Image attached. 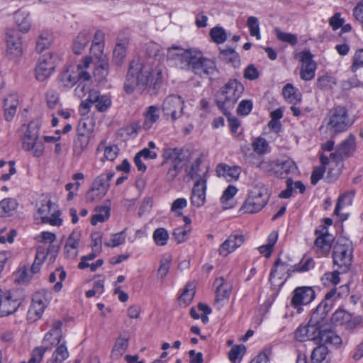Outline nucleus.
I'll return each mask as SVG.
<instances>
[{"mask_svg":"<svg viewBox=\"0 0 363 363\" xmlns=\"http://www.w3.org/2000/svg\"><path fill=\"white\" fill-rule=\"evenodd\" d=\"M350 313L345 310H337L331 317V322L335 325H343L345 327L348 318H350Z\"/></svg>","mask_w":363,"mask_h":363,"instance_id":"49","label":"nucleus"},{"mask_svg":"<svg viewBox=\"0 0 363 363\" xmlns=\"http://www.w3.org/2000/svg\"><path fill=\"white\" fill-rule=\"evenodd\" d=\"M247 26L249 28L250 33L257 39H260L259 23L258 18L255 16H250L247 21Z\"/></svg>","mask_w":363,"mask_h":363,"instance_id":"58","label":"nucleus"},{"mask_svg":"<svg viewBox=\"0 0 363 363\" xmlns=\"http://www.w3.org/2000/svg\"><path fill=\"white\" fill-rule=\"evenodd\" d=\"M162 164H169L170 169L180 172L183 167L184 162L177 149L167 148L164 150Z\"/></svg>","mask_w":363,"mask_h":363,"instance_id":"22","label":"nucleus"},{"mask_svg":"<svg viewBox=\"0 0 363 363\" xmlns=\"http://www.w3.org/2000/svg\"><path fill=\"white\" fill-rule=\"evenodd\" d=\"M80 240V234L77 232H72L67 238L65 245V257L69 259H74L78 255V247Z\"/></svg>","mask_w":363,"mask_h":363,"instance_id":"27","label":"nucleus"},{"mask_svg":"<svg viewBox=\"0 0 363 363\" xmlns=\"http://www.w3.org/2000/svg\"><path fill=\"white\" fill-rule=\"evenodd\" d=\"M104 44H91L90 48V53L92 57L94 58L96 62H105L108 60V58L106 54L104 53Z\"/></svg>","mask_w":363,"mask_h":363,"instance_id":"48","label":"nucleus"},{"mask_svg":"<svg viewBox=\"0 0 363 363\" xmlns=\"http://www.w3.org/2000/svg\"><path fill=\"white\" fill-rule=\"evenodd\" d=\"M274 33L277 39L281 42L287 43L291 45H295L298 42L297 35L295 34L282 32L277 28L274 29Z\"/></svg>","mask_w":363,"mask_h":363,"instance_id":"52","label":"nucleus"},{"mask_svg":"<svg viewBox=\"0 0 363 363\" xmlns=\"http://www.w3.org/2000/svg\"><path fill=\"white\" fill-rule=\"evenodd\" d=\"M57 347L54 351L52 358L48 362H54V363H62L69 357V352L65 345V342H60L56 345Z\"/></svg>","mask_w":363,"mask_h":363,"instance_id":"39","label":"nucleus"},{"mask_svg":"<svg viewBox=\"0 0 363 363\" xmlns=\"http://www.w3.org/2000/svg\"><path fill=\"white\" fill-rule=\"evenodd\" d=\"M14 20L19 30L22 33H27L31 26L30 14L28 12L19 9L14 13Z\"/></svg>","mask_w":363,"mask_h":363,"instance_id":"33","label":"nucleus"},{"mask_svg":"<svg viewBox=\"0 0 363 363\" xmlns=\"http://www.w3.org/2000/svg\"><path fill=\"white\" fill-rule=\"evenodd\" d=\"M333 237L328 233L318 236L314 242L313 249L320 255L328 254L331 248Z\"/></svg>","mask_w":363,"mask_h":363,"instance_id":"29","label":"nucleus"},{"mask_svg":"<svg viewBox=\"0 0 363 363\" xmlns=\"http://www.w3.org/2000/svg\"><path fill=\"white\" fill-rule=\"evenodd\" d=\"M143 129L149 130L155 123H156L160 118V108L156 105L147 106L143 113Z\"/></svg>","mask_w":363,"mask_h":363,"instance_id":"25","label":"nucleus"},{"mask_svg":"<svg viewBox=\"0 0 363 363\" xmlns=\"http://www.w3.org/2000/svg\"><path fill=\"white\" fill-rule=\"evenodd\" d=\"M214 285L216 286L215 305L219 309L228 299L231 292V286L223 277L217 278L214 281Z\"/></svg>","mask_w":363,"mask_h":363,"instance_id":"19","label":"nucleus"},{"mask_svg":"<svg viewBox=\"0 0 363 363\" xmlns=\"http://www.w3.org/2000/svg\"><path fill=\"white\" fill-rule=\"evenodd\" d=\"M62 323L60 320L55 321L52 325V328L46 333L43 339V345L47 346L48 350H50L52 346L59 345L62 341Z\"/></svg>","mask_w":363,"mask_h":363,"instance_id":"20","label":"nucleus"},{"mask_svg":"<svg viewBox=\"0 0 363 363\" xmlns=\"http://www.w3.org/2000/svg\"><path fill=\"white\" fill-rule=\"evenodd\" d=\"M91 77L86 71L82 74V77L78 81V84L74 89V94L79 99H82L87 93H90L94 90H91Z\"/></svg>","mask_w":363,"mask_h":363,"instance_id":"32","label":"nucleus"},{"mask_svg":"<svg viewBox=\"0 0 363 363\" xmlns=\"http://www.w3.org/2000/svg\"><path fill=\"white\" fill-rule=\"evenodd\" d=\"M57 56L48 53L43 55L35 67V77L39 82L48 79L55 70Z\"/></svg>","mask_w":363,"mask_h":363,"instance_id":"13","label":"nucleus"},{"mask_svg":"<svg viewBox=\"0 0 363 363\" xmlns=\"http://www.w3.org/2000/svg\"><path fill=\"white\" fill-rule=\"evenodd\" d=\"M328 352V348L325 346H318L313 350L311 360L315 363H320L325 359Z\"/></svg>","mask_w":363,"mask_h":363,"instance_id":"57","label":"nucleus"},{"mask_svg":"<svg viewBox=\"0 0 363 363\" xmlns=\"http://www.w3.org/2000/svg\"><path fill=\"white\" fill-rule=\"evenodd\" d=\"M188 70L201 77H211L218 72L215 61L204 57L202 52L197 48L193 54Z\"/></svg>","mask_w":363,"mask_h":363,"instance_id":"7","label":"nucleus"},{"mask_svg":"<svg viewBox=\"0 0 363 363\" xmlns=\"http://www.w3.org/2000/svg\"><path fill=\"white\" fill-rule=\"evenodd\" d=\"M91 38V33L89 30L81 31L73 43V51L75 54H81L86 48Z\"/></svg>","mask_w":363,"mask_h":363,"instance_id":"36","label":"nucleus"},{"mask_svg":"<svg viewBox=\"0 0 363 363\" xmlns=\"http://www.w3.org/2000/svg\"><path fill=\"white\" fill-rule=\"evenodd\" d=\"M275 175L279 177H283L284 174H295L297 172L296 163L287 159L284 161H277Z\"/></svg>","mask_w":363,"mask_h":363,"instance_id":"35","label":"nucleus"},{"mask_svg":"<svg viewBox=\"0 0 363 363\" xmlns=\"http://www.w3.org/2000/svg\"><path fill=\"white\" fill-rule=\"evenodd\" d=\"M189 231L190 230L186 228H177L173 231V236L178 243H181L186 240Z\"/></svg>","mask_w":363,"mask_h":363,"instance_id":"64","label":"nucleus"},{"mask_svg":"<svg viewBox=\"0 0 363 363\" xmlns=\"http://www.w3.org/2000/svg\"><path fill=\"white\" fill-rule=\"evenodd\" d=\"M320 160L321 164L323 166H325L328 164L330 161L334 162L336 164H337L339 162H342L344 158L342 157V155H340L338 148L336 147L335 152L330 153L329 157L324 155L323 154H321L320 155Z\"/></svg>","mask_w":363,"mask_h":363,"instance_id":"54","label":"nucleus"},{"mask_svg":"<svg viewBox=\"0 0 363 363\" xmlns=\"http://www.w3.org/2000/svg\"><path fill=\"white\" fill-rule=\"evenodd\" d=\"M49 293L41 291L35 293L32 299V303L28 312V317L30 321H35L40 318L45 308L50 303Z\"/></svg>","mask_w":363,"mask_h":363,"instance_id":"14","label":"nucleus"},{"mask_svg":"<svg viewBox=\"0 0 363 363\" xmlns=\"http://www.w3.org/2000/svg\"><path fill=\"white\" fill-rule=\"evenodd\" d=\"M216 174L219 177H223L228 182L237 180L240 174V169L237 166L230 167L220 163L216 167Z\"/></svg>","mask_w":363,"mask_h":363,"instance_id":"28","label":"nucleus"},{"mask_svg":"<svg viewBox=\"0 0 363 363\" xmlns=\"http://www.w3.org/2000/svg\"><path fill=\"white\" fill-rule=\"evenodd\" d=\"M96 151H104V158L109 161H113L118 155L119 149L117 145H107L105 142H101L98 145Z\"/></svg>","mask_w":363,"mask_h":363,"instance_id":"40","label":"nucleus"},{"mask_svg":"<svg viewBox=\"0 0 363 363\" xmlns=\"http://www.w3.org/2000/svg\"><path fill=\"white\" fill-rule=\"evenodd\" d=\"M18 206L17 201L11 198L5 199L0 202V216H9L16 211Z\"/></svg>","mask_w":363,"mask_h":363,"instance_id":"44","label":"nucleus"},{"mask_svg":"<svg viewBox=\"0 0 363 363\" xmlns=\"http://www.w3.org/2000/svg\"><path fill=\"white\" fill-rule=\"evenodd\" d=\"M201 160L197 158L187 171L188 176L190 177L191 179L195 180V182L200 180L207 181L208 168L206 166H201Z\"/></svg>","mask_w":363,"mask_h":363,"instance_id":"30","label":"nucleus"},{"mask_svg":"<svg viewBox=\"0 0 363 363\" xmlns=\"http://www.w3.org/2000/svg\"><path fill=\"white\" fill-rule=\"evenodd\" d=\"M269 144L267 141L262 137L256 138L252 143L253 150L258 155L264 154L267 152Z\"/></svg>","mask_w":363,"mask_h":363,"instance_id":"56","label":"nucleus"},{"mask_svg":"<svg viewBox=\"0 0 363 363\" xmlns=\"http://www.w3.org/2000/svg\"><path fill=\"white\" fill-rule=\"evenodd\" d=\"M161 71L157 70V78H153L152 69L148 64L140 59L131 62L126 76L124 89L127 93H131L135 87L143 89L150 82L157 84L161 75Z\"/></svg>","mask_w":363,"mask_h":363,"instance_id":"1","label":"nucleus"},{"mask_svg":"<svg viewBox=\"0 0 363 363\" xmlns=\"http://www.w3.org/2000/svg\"><path fill=\"white\" fill-rule=\"evenodd\" d=\"M126 55V48L124 44L118 43L116 44L113 53V62L118 66L121 65L125 60Z\"/></svg>","mask_w":363,"mask_h":363,"instance_id":"50","label":"nucleus"},{"mask_svg":"<svg viewBox=\"0 0 363 363\" xmlns=\"http://www.w3.org/2000/svg\"><path fill=\"white\" fill-rule=\"evenodd\" d=\"M18 101L15 96L4 99V116L6 121H10L13 119L16 112Z\"/></svg>","mask_w":363,"mask_h":363,"instance_id":"41","label":"nucleus"},{"mask_svg":"<svg viewBox=\"0 0 363 363\" xmlns=\"http://www.w3.org/2000/svg\"><path fill=\"white\" fill-rule=\"evenodd\" d=\"M245 237L241 233H232L229 237L220 245L218 252L223 257H227L229 254L234 252L237 248L240 247L245 242Z\"/></svg>","mask_w":363,"mask_h":363,"instance_id":"18","label":"nucleus"},{"mask_svg":"<svg viewBox=\"0 0 363 363\" xmlns=\"http://www.w3.org/2000/svg\"><path fill=\"white\" fill-rule=\"evenodd\" d=\"M220 57L231 63L234 67H238L240 64V56L234 49L228 48L220 52Z\"/></svg>","mask_w":363,"mask_h":363,"instance_id":"46","label":"nucleus"},{"mask_svg":"<svg viewBox=\"0 0 363 363\" xmlns=\"http://www.w3.org/2000/svg\"><path fill=\"white\" fill-rule=\"evenodd\" d=\"M195 294L194 286L191 284H188L183 293L179 296V301L185 306L189 304L193 299Z\"/></svg>","mask_w":363,"mask_h":363,"instance_id":"60","label":"nucleus"},{"mask_svg":"<svg viewBox=\"0 0 363 363\" xmlns=\"http://www.w3.org/2000/svg\"><path fill=\"white\" fill-rule=\"evenodd\" d=\"M40 123L38 121H31L22 139V148L30 152L35 157H40L44 153V142L40 139Z\"/></svg>","mask_w":363,"mask_h":363,"instance_id":"3","label":"nucleus"},{"mask_svg":"<svg viewBox=\"0 0 363 363\" xmlns=\"http://www.w3.org/2000/svg\"><path fill=\"white\" fill-rule=\"evenodd\" d=\"M252 108V101L251 100H242L240 102L237 108L239 115L247 116Z\"/></svg>","mask_w":363,"mask_h":363,"instance_id":"63","label":"nucleus"},{"mask_svg":"<svg viewBox=\"0 0 363 363\" xmlns=\"http://www.w3.org/2000/svg\"><path fill=\"white\" fill-rule=\"evenodd\" d=\"M152 237L157 245L164 246L167 244L169 234L165 228H159L154 231Z\"/></svg>","mask_w":363,"mask_h":363,"instance_id":"53","label":"nucleus"},{"mask_svg":"<svg viewBox=\"0 0 363 363\" xmlns=\"http://www.w3.org/2000/svg\"><path fill=\"white\" fill-rule=\"evenodd\" d=\"M237 192L238 189L233 185H229L223 191V194L220 197V202L223 203L225 208H229L233 206V205L230 204L229 202Z\"/></svg>","mask_w":363,"mask_h":363,"instance_id":"51","label":"nucleus"},{"mask_svg":"<svg viewBox=\"0 0 363 363\" xmlns=\"http://www.w3.org/2000/svg\"><path fill=\"white\" fill-rule=\"evenodd\" d=\"M113 175L114 173L110 172L98 176L86 194V201L94 203L101 200L107 193L110 186L109 182Z\"/></svg>","mask_w":363,"mask_h":363,"instance_id":"11","label":"nucleus"},{"mask_svg":"<svg viewBox=\"0 0 363 363\" xmlns=\"http://www.w3.org/2000/svg\"><path fill=\"white\" fill-rule=\"evenodd\" d=\"M315 294L312 287L299 286L293 291L291 304L299 313L301 310V306L310 303L315 298Z\"/></svg>","mask_w":363,"mask_h":363,"instance_id":"15","label":"nucleus"},{"mask_svg":"<svg viewBox=\"0 0 363 363\" xmlns=\"http://www.w3.org/2000/svg\"><path fill=\"white\" fill-rule=\"evenodd\" d=\"M354 121L350 118L346 107L337 106L331 108L323 121V125L335 135L345 132L352 125Z\"/></svg>","mask_w":363,"mask_h":363,"instance_id":"2","label":"nucleus"},{"mask_svg":"<svg viewBox=\"0 0 363 363\" xmlns=\"http://www.w3.org/2000/svg\"><path fill=\"white\" fill-rule=\"evenodd\" d=\"M52 41V35L48 31L40 33L36 43V50L39 52H42L48 48Z\"/></svg>","mask_w":363,"mask_h":363,"instance_id":"47","label":"nucleus"},{"mask_svg":"<svg viewBox=\"0 0 363 363\" xmlns=\"http://www.w3.org/2000/svg\"><path fill=\"white\" fill-rule=\"evenodd\" d=\"M95 69L94 70V76L99 82L104 81L108 73V60L105 62H95Z\"/></svg>","mask_w":363,"mask_h":363,"instance_id":"43","label":"nucleus"},{"mask_svg":"<svg viewBox=\"0 0 363 363\" xmlns=\"http://www.w3.org/2000/svg\"><path fill=\"white\" fill-rule=\"evenodd\" d=\"M344 160L352 157L357 150L356 137L350 133L337 145Z\"/></svg>","mask_w":363,"mask_h":363,"instance_id":"26","label":"nucleus"},{"mask_svg":"<svg viewBox=\"0 0 363 363\" xmlns=\"http://www.w3.org/2000/svg\"><path fill=\"white\" fill-rule=\"evenodd\" d=\"M60 213L59 211L53 209V211L50 213V216L43 218V223L59 226L62 222V219L60 218Z\"/></svg>","mask_w":363,"mask_h":363,"instance_id":"62","label":"nucleus"},{"mask_svg":"<svg viewBox=\"0 0 363 363\" xmlns=\"http://www.w3.org/2000/svg\"><path fill=\"white\" fill-rule=\"evenodd\" d=\"M89 140L90 138L89 135L78 132L77 138L73 143L72 151L74 156H81L83 152L87 148Z\"/></svg>","mask_w":363,"mask_h":363,"instance_id":"34","label":"nucleus"},{"mask_svg":"<svg viewBox=\"0 0 363 363\" xmlns=\"http://www.w3.org/2000/svg\"><path fill=\"white\" fill-rule=\"evenodd\" d=\"M124 233L125 230H123L121 233L113 234L112 238L105 242V245L109 247H115L123 244L125 241Z\"/></svg>","mask_w":363,"mask_h":363,"instance_id":"61","label":"nucleus"},{"mask_svg":"<svg viewBox=\"0 0 363 363\" xmlns=\"http://www.w3.org/2000/svg\"><path fill=\"white\" fill-rule=\"evenodd\" d=\"M244 91L243 85L236 79H230L223 86L216 99L218 107L223 110L230 108L240 98Z\"/></svg>","mask_w":363,"mask_h":363,"instance_id":"6","label":"nucleus"},{"mask_svg":"<svg viewBox=\"0 0 363 363\" xmlns=\"http://www.w3.org/2000/svg\"><path fill=\"white\" fill-rule=\"evenodd\" d=\"M269 196L262 183H257L249 191L242 209L245 213H255L261 211L267 203Z\"/></svg>","mask_w":363,"mask_h":363,"instance_id":"4","label":"nucleus"},{"mask_svg":"<svg viewBox=\"0 0 363 363\" xmlns=\"http://www.w3.org/2000/svg\"><path fill=\"white\" fill-rule=\"evenodd\" d=\"M128 345V338L119 336L112 349L111 355L113 357L118 359L122 356L126 351Z\"/></svg>","mask_w":363,"mask_h":363,"instance_id":"42","label":"nucleus"},{"mask_svg":"<svg viewBox=\"0 0 363 363\" xmlns=\"http://www.w3.org/2000/svg\"><path fill=\"white\" fill-rule=\"evenodd\" d=\"M330 310V306L328 303L322 301L313 312L308 323L316 328L318 331H320L323 325L324 320Z\"/></svg>","mask_w":363,"mask_h":363,"instance_id":"23","label":"nucleus"},{"mask_svg":"<svg viewBox=\"0 0 363 363\" xmlns=\"http://www.w3.org/2000/svg\"><path fill=\"white\" fill-rule=\"evenodd\" d=\"M302 62L300 76L303 80L308 81L313 79L316 69V63L313 60V55L308 50L298 53Z\"/></svg>","mask_w":363,"mask_h":363,"instance_id":"16","label":"nucleus"},{"mask_svg":"<svg viewBox=\"0 0 363 363\" xmlns=\"http://www.w3.org/2000/svg\"><path fill=\"white\" fill-rule=\"evenodd\" d=\"M245 351L246 348L243 345L233 346L228 352L229 359L234 363L239 362Z\"/></svg>","mask_w":363,"mask_h":363,"instance_id":"55","label":"nucleus"},{"mask_svg":"<svg viewBox=\"0 0 363 363\" xmlns=\"http://www.w3.org/2000/svg\"><path fill=\"white\" fill-rule=\"evenodd\" d=\"M87 101L100 112L106 111L111 105V98L108 94H101L96 90L89 93Z\"/></svg>","mask_w":363,"mask_h":363,"instance_id":"24","label":"nucleus"},{"mask_svg":"<svg viewBox=\"0 0 363 363\" xmlns=\"http://www.w3.org/2000/svg\"><path fill=\"white\" fill-rule=\"evenodd\" d=\"M352 244L347 240L340 239L333 246V264L342 273H347L350 270L352 262Z\"/></svg>","mask_w":363,"mask_h":363,"instance_id":"5","label":"nucleus"},{"mask_svg":"<svg viewBox=\"0 0 363 363\" xmlns=\"http://www.w3.org/2000/svg\"><path fill=\"white\" fill-rule=\"evenodd\" d=\"M354 197V192L353 191H348L345 192L343 194H342L340 196H339L337 199V204L335 208L334 213L336 216H340V219L342 220H345L347 219V214H340V211L342 206H350L352 203Z\"/></svg>","mask_w":363,"mask_h":363,"instance_id":"37","label":"nucleus"},{"mask_svg":"<svg viewBox=\"0 0 363 363\" xmlns=\"http://www.w3.org/2000/svg\"><path fill=\"white\" fill-rule=\"evenodd\" d=\"M184 100L180 96L170 95L164 99L162 106L164 116L175 121L183 114Z\"/></svg>","mask_w":363,"mask_h":363,"instance_id":"12","label":"nucleus"},{"mask_svg":"<svg viewBox=\"0 0 363 363\" xmlns=\"http://www.w3.org/2000/svg\"><path fill=\"white\" fill-rule=\"evenodd\" d=\"M210 35L213 42L221 44L226 40L227 35L225 30L221 27H214L210 30Z\"/></svg>","mask_w":363,"mask_h":363,"instance_id":"59","label":"nucleus"},{"mask_svg":"<svg viewBox=\"0 0 363 363\" xmlns=\"http://www.w3.org/2000/svg\"><path fill=\"white\" fill-rule=\"evenodd\" d=\"M22 51L21 36L15 30H9L6 33V54L16 58L21 55Z\"/></svg>","mask_w":363,"mask_h":363,"instance_id":"17","label":"nucleus"},{"mask_svg":"<svg viewBox=\"0 0 363 363\" xmlns=\"http://www.w3.org/2000/svg\"><path fill=\"white\" fill-rule=\"evenodd\" d=\"M91 63V58L86 56L82 63L68 66L60 76V85L65 88H72L82 77V74L86 72Z\"/></svg>","mask_w":363,"mask_h":363,"instance_id":"9","label":"nucleus"},{"mask_svg":"<svg viewBox=\"0 0 363 363\" xmlns=\"http://www.w3.org/2000/svg\"><path fill=\"white\" fill-rule=\"evenodd\" d=\"M195 48L184 49L173 45L167 48L166 57L167 60L172 62L180 69L188 70Z\"/></svg>","mask_w":363,"mask_h":363,"instance_id":"10","label":"nucleus"},{"mask_svg":"<svg viewBox=\"0 0 363 363\" xmlns=\"http://www.w3.org/2000/svg\"><path fill=\"white\" fill-rule=\"evenodd\" d=\"M320 331L311 325L309 323L307 325L298 327L295 332V337L297 340L304 342L315 339L319 336Z\"/></svg>","mask_w":363,"mask_h":363,"instance_id":"31","label":"nucleus"},{"mask_svg":"<svg viewBox=\"0 0 363 363\" xmlns=\"http://www.w3.org/2000/svg\"><path fill=\"white\" fill-rule=\"evenodd\" d=\"M24 299L25 294L22 290L3 291L0 289V317L16 312Z\"/></svg>","mask_w":363,"mask_h":363,"instance_id":"8","label":"nucleus"},{"mask_svg":"<svg viewBox=\"0 0 363 363\" xmlns=\"http://www.w3.org/2000/svg\"><path fill=\"white\" fill-rule=\"evenodd\" d=\"M282 94L289 103L296 104L301 100V94L291 84H287L282 90Z\"/></svg>","mask_w":363,"mask_h":363,"instance_id":"38","label":"nucleus"},{"mask_svg":"<svg viewBox=\"0 0 363 363\" xmlns=\"http://www.w3.org/2000/svg\"><path fill=\"white\" fill-rule=\"evenodd\" d=\"M95 214L92 216L91 224L95 225L98 223L106 221L110 216V208L108 206H99L96 208Z\"/></svg>","mask_w":363,"mask_h":363,"instance_id":"45","label":"nucleus"},{"mask_svg":"<svg viewBox=\"0 0 363 363\" xmlns=\"http://www.w3.org/2000/svg\"><path fill=\"white\" fill-rule=\"evenodd\" d=\"M206 180H200L195 182L191 194V204L199 208L204 205L206 202Z\"/></svg>","mask_w":363,"mask_h":363,"instance_id":"21","label":"nucleus"}]
</instances>
